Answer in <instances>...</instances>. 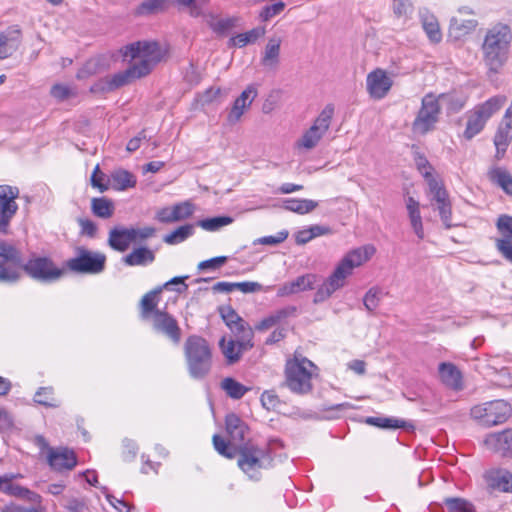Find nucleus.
<instances>
[{"label": "nucleus", "instance_id": "obj_27", "mask_svg": "<svg viewBox=\"0 0 512 512\" xmlns=\"http://www.w3.org/2000/svg\"><path fill=\"white\" fill-rule=\"evenodd\" d=\"M282 44V38L280 36H271L264 48V52L261 58V64L265 68L275 69L277 68L280 61V47Z\"/></svg>", "mask_w": 512, "mask_h": 512}, {"label": "nucleus", "instance_id": "obj_2", "mask_svg": "<svg viewBox=\"0 0 512 512\" xmlns=\"http://www.w3.org/2000/svg\"><path fill=\"white\" fill-rule=\"evenodd\" d=\"M511 38V30L505 24H496L487 31L481 48L489 76L499 73L506 64Z\"/></svg>", "mask_w": 512, "mask_h": 512}, {"label": "nucleus", "instance_id": "obj_3", "mask_svg": "<svg viewBox=\"0 0 512 512\" xmlns=\"http://www.w3.org/2000/svg\"><path fill=\"white\" fill-rule=\"evenodd\" d=\"M317 366L301 355L286 361L282 386L297 395H306L313 390L312 379L317 375Z\"/></svg>", "mask_w": 512, "mask_h": 512}, {"label": "nucleus", "instance_id": "obj_34", "mask_svg": "<svg viewBox=\"0 0 512 512\" xmlns=\"http://www.w3.org/2000/svg\"><path fill=\"white\" fill-rule=\"evenodd\" d=\"M406 208L410 219V224L415 234L419 239L424 238V230L422 225V218L420 214V205L413 197H408L406 200Z\"/></svg>", "mask_w": 512, "mask_h": 512}, {"label": "nucleus", "instance_id": "obj_6", "mask_svg": "<svg viewBox=\"0 0 512 512\" xmlns=\"http://www.w3.org/2000/svg\"><path fill=\"white\" fill-rule=\"evenodd\" d=\"M184 354L192 378L203 379L210 373L212 351L204 338L197 335L189 336L184 344Z\"/></svg>", "mask_w": 512, "mask_h": 512}, {"label": "nucleus", "instance_id": "obj_59", "mask_svg": "<svg viewBox=\"0 0 512 512\" xmlns=\"http://www.w3.org/2000/svg\"><path fill=\"white\" fill-rule=\"evenodd\" d=\"M284 8H285V3L281 2V1L277 2L275 4H272V5L265 6L261 10L259 17L262 21H268L272 17L279 15L284 10Z\"/></svg>", "mask_w": 512, "mask_h": 512}, {"label": "nucleus", "instance_id": "obj_50", "mask_svg": "<svg viewBox=\"0 0 512 512\" xmlns=\"http://www.w3.org/2000/svg\"><path fill=\"white\" fill-rule=\"evenodd\" d=\"M233 222L229 216H218L199 221L198 225L207 231H216L221 227L227 226Z\"/></svg>", "mask_w": 512, "mask_h": 512}, {"label": "nucleus", "instance_id": "obj_21", "mask_svg": "<svg viewBox=\"0 0 512 512\" xmlns=\"http://www.w3.org/2000/svg\"><path fill=\"white\" fill-rule=\"evenodd\" d=\"M477 26V21L473 18L471 12L459 10L456 15L450 19V37L460 39L470 34Z\"/></svg>", "mask_w": 512, "mask_h": 512}, {"label": "nucleus", "instance_id": "obj_44", "mask_svg": "<svg viewBox=\"0 0 512 512\" xmlns=\"http://www.w3.org/2000/svg\"><path fill=\"white\" fill-rule=\"evenodd\" d=\"M194 227L190 224H186L178 227L171 233L164 236L163 241L168 245H175L185 241L187 238L192 236Z\"/></svg>", "mask_w": 512, "mask_h": 512}, {"label": "nucleus", "instance_id": "obj_19", "mask_svg": "<svg viewBox=\"0 0 512 512\" xmlns=\"http://www.w3.org/2000/svg\"><path fill=\"white\" fill-rule=\"evenodd\" d=\"M47 460L55 471L72 470L77 464L75 453L64 447L48 448Z\"/></svg>", "mask_w": 512, "mask_h": 512}, {"label": "nucleus", "instance_id": "obj_22", "mask_svg": "<svg viewBox=\"0 0 512 512\" xmlns=\"http://www.w3.org/2000/svg\"><path fill=\"white\" fill-rule=\"evenodd\" d=\"M257 96V89L254 85H249L240 96L234 101L233 106L227 116L229 123L238 122L245 110L250 107Z\"/></svg>", "mask_w": 512, "mask_h": 512}, {"label": "nucleus", "instance_id": "obj_47", "mask_svg": "<svg viewBox=\"0 0 512 512\" xmlns=\"http://www.w3.org/2000/svg\"><path fill=\"white\" fill-rule=\"evenodd\" d=\"M383 291L378 287L370 288L363 297V304L369 313H374L383 298Z\"/></svg>", "mask_w": 512, "mask_h": 512}, {"label": "nucleus", "instance_id": "obj_39", "mask_svg": "<svg viewBox=\"0 0 512 512\" xmlns=\"http://www.w3.org/2000/svg\"><path fill=\"white\" fill-rule=\"evenodd\" d=\"M92 213L103 219H108L114 214V203L106 197H95L91 200Z\"/></svg>", "mask_w": 512, "mask_h": 512}, {"label": "nucleus", "instance_id": "obj_61", "mask_svg": "<svg viewBox=\"0 0 512 512\" xmlns=\"http://www.w3.org/2000/svg\"><path fill=\"white\" fill-rule=\"evenodd\" d=\"M222 96V90L220 88H209L198 98L199 103L202 106L212 104L216 102Z\"/></svg>", "mask_w": 512, "mask_h": 512}, {"label": "nucleus", "instance_id": "obj_55", "mask_svg": "<svg viewBox=\"0 0 512 512\" xmlns=\"http://www.w3.org/2000/svg\"><path fill=\"white\" fill-rule=\"evenodd\" d=\"M219 314L228 328L243 319L230 305L219 307Z\"/></svg>", "mask_w": 512, "mask_h": 512}, {"label": "nucleus", "instance_id": "obj_40", "mask_svg": "<svg viewBox=\"0 0 512 512\" xmlns=\"http://www.w3.org/2000/svg\"><path fill=\"white\" fill-rule=\"evenodd\" d=\"M486 122L487 121L475 110V108H473L468 115L464 137L468 140L472 139L483 130Z\"/></svg>", "mask_w": 512, "mask_h": 512}, {"label": "nucleus", "instance_id": "obj_33", "mask_svg": "<svg viewBox=\"0 0 512 512\" xmlns=\"http://www.w3.org/2000/svg\"><path fill=\"white\" fill-rule=\"evenodd\" d=\"M507 102V97L502 94L495 95L485 102L476 105L475 110L488 121L496 112H498Z\"/></svg>", "mask_w": 512, "mask_h": 512}, {"label": "nucleus", "instance_id": "obj_13", "mask_svg": "<svg viewBox=\"0 0 512 512\" xmlns=\"http://www.w3.org/2000/svg\"><path fill=\"white\" fill-rule=\"evenodd\" d=\"M440 107L433 95H426L422 99V106L412 123V131L416 135H424L434 129L438 121Z\"/></svg>", "mask_w": 512, "mask_h": 512}, {"label": "nucleus", "instance_id": "obj_37", "mask_svg": "<svg viewBox=\"0 0 512 512\" xmlns=\"http://www.w3.org/2000/svg\"><path fill=\"white\" fill-rule=\"evenodd\" d=\"M489 179L501 187L504 192L512 196V176L505 169L501 167H494L488 172Z\"/></svg>", "mask_w": 512, "mask_h": 512}, {"label": "nucleus", "instance_id": "obj_45", "mask_svg": "<svg viewBox=\"0 0 512 512\" xmlns=\"http://www.w3.org/2000/svg\"><path fill=\"white\" fill-rule=\"evenodd\" d=\"M221 387L226 392V394L233 399L242 398L249 390V388L230 377L225 378L222 381Z\"/></svg>", "mask_w": 512, "mask_h": 512}, {"label": "nucleus", "instance_id": "obj_10", "mask_svg": "<svg viewBox=\"0 0 512 512\" xmlns=\"http://www.w3.org/2000/svg\"><path fill=\"white\" fill-rule=\"evenodd\" d=\"M106 256L100 252H94L84 247L76 249V255L66 262L67 268L77 274L95 275L104 271Z\"/></svg>", "mask_w": 512, "mask_h": 512}, {"label": "nucleus", "instance_id": "obj_63", "mask_svg": "<svg viewBox=\"0 0 512 512\" xmlns=\"http://www.w3.org/2000/svg\"><path fill=\"white\" fill-rule=\"evenodd\" d=\"M297 307L294 305H288L286 307H283L281 309H278L274 312H272L277 324L282 323L286 319L290 317H295L297 315Z\"/></svg>", "mask_w": 512, "mask_h": 512}, {"label": "nucleus", "instance_id": "obj_57", "mask_svg": "<svg viewBox=\"0 0 512 512\" xmlns=\"http://www.w3.org/2000/svg\"><path fill=\"white\" fill-rule=\"evenodd\" d=\"M270 287L265 288L259 282L254 281H244V282H236V290L241 291L242 293H256V292H267Z\"/></svg>", "mask_w": 512, "mask_h": 512}, {"label": "nucleus", "instance_id": "obj_24", "mask_svg": "<svg viewBox=\"0 0 512 512\" xmlns=\"http://www.w3.org/2000/svg\"><path fill=\"white\" fill-rule=\"evenodd\" d=\"M21 42V30L18 26H10L0 32V59H6L18 49Z\"/></svg>", "mask_w": 512, "mask_h": 512}, {"label": "nucleus", "instance_id": "obj_36", "mask_svg": "<svg viewBox=\"0 0 512 512\" xmlns=\"http://www.w3.org/2000/svg\"><path fill=\"white\" fill-rule=\"evenodd\" d=\"M108 182L109 186L116 190H125L136 185V178L129 171L118 169L111 173Z\"/></svg>", "mask_w": 512, "mask_h": 512}, {"label": "nucleus", "instance_id": "obj_31", "mask_svg": "<svg viewBox=\"0 0 512 512\" xmlns=\"http://www.w3.org/2000/svg\"><path fill=\"white\" fill-rule=\"evenodd\" d=\"M422 27L431 42L438 43L442 39V33L437 18L427 9L419 11Z\"/></svg>", "mask_w": 512, "mask_h": 512}, {"label": "nucleus", "instance_id": "obj_32", "mask_svg": "<svg viewBox=\"0 0 512 512\" xmlns=\"http://www.w3.org/2000/svg\"><path fill=\"white\" fill-rule=\"evenodd\" d=\"M282 208L300 215L308 214L318 207V202L312 199L288 198L282 201Z\"/></svg>", "mask_w": 512, "mask_h": 512}, {"label": "nucleus", "instance_id": "obj_17", "mask_svg": "<svg viewBox=\"0 0 512 512\" xmlns=\"http://www.w3.org/2000/svg\"><path fill=\"white\" fill-rule=\"evenodd\" d=\"M193 212V204L189 201H184L171 207L158 209L155 214V219L160 223H174L189 218Z\"/></svg>", "mask_w": 512, "mask_h": 512}, {"label": "nucleus", "instance_id": "obj_48", "mask_svg": "<svg viewBox=\"0 0 512 512\" xmlns=\"http://www.w3.org/2000/svg\"><path fill=\"white\" fill-rule=\"evenodd\" d=\"M393 14L398 19L408 20L414 12V5L410 0H393Z\"/></svg>", "mask_w": 512, "mask_h": 512}, {"label": "nucleus", "instance_id": "obj_12", "mask_svg": "<svg viewBox=\"0 0 512 512\" xmlns=\"http://www.w3.org/2000/svg\"><path fill=\"white\" fill-rule=\"evenodd\" d=\"M20 251L11 243L0 240V282L14 283L21 277Z\"/></svg>", "mask_w": 512, "mask_h": 512}, {"label": "nucleus", "instance_id": "obj_5", "mask_svg": "<svg viewBox=\"0 0 512 512\" xmlns=\"http://www.w3.org/2000/svg\"><path fill=\"white\" fill-rule=\"evenodd\" d=\"M237 465L250 479L258 481L261 470L271 467L273 457L267 446H258L247 442L241 444L236 452Z\"/></svg>", "mask_w": 512, "mask_h": 512}, {"label": "nucleus", "instance_id": "obj_60", "mask_svg": "<svg viewBox=\"0 0 512 512\" xmlns=\"http://www.w3.org/2000/svg\"><path fill=\"white\" fill-rule=\"evenodd\" d=\"M132 238L134 242H141L146 239L153 237L156 233V229L151 226H146L142 228H130Z\"/></svg>", "mask_w": 512, "mask_h": 512}, {"label": "nucleus", "instance_id": "obj_30", "mask_svg": "<svg viewBox=\"0 0 512 512\" xmlns=\"http://www.w3.org/2000/svg\"><path fill=\"white\" fill-rule=\"evenodd\" d=\"M155 252L145 246L134 248L129 254L123 257L127 266H146L155 261Z\"/></svg>", "mask_w": 512, "mask_h": 512}, {"label": "nucleus", "instance_id": "obj_4", "mask_svg": "<svg viewBox=\"0 0 512 512\" xmlns=\"http://www.w3.org/2000/svg\"><path fill=\"white\" fill-rule=\"evenodd\" d=\"M124 57L130 58L127 68L133 80L148 75L153 66L161 60L162 52L156 42H136L125 47Z\"/></svg>", "mask_w": 512, "mask_h": 512}, {"label": "nucleus", "instance_id": "obj_9", "mask_svg": "<svg viewBox=\"0 0 512 512\" xmlns=\"http://www.w3.org/2000/svg\"><path fill=\"white\" fill-rule=\"evenodd\" d=\"M41 283H53L61 279L65 270L59 268L52 259L43 256H32L27 262H22L21 272Z\"/></svg>", "mask_w": 512, "mask_h": 512}, {"label": "nucleus", "instance_id": "obj_43", "mask_svg": "<svg viewBox=\"0 0 512 512\" xmlns=\"http://www.w3.org/2000/svg\"><path fill=\"white\" fill-rule=\"evenodd\" d=\"M365 422L383 429H398L407 426L406 421L395 417H367Z\"/></svg>", "mask_w": 512, "mask_h": 512}, {"label": "nucleus", "instance_id": "obj_25", "mask_svg": "<svg viewBox=\"0 0 512 512\" xmlns=\"http://www.w3.org/2000/svg\"><path fill=\"white\" fill-rule=\"evenodd\" d=\"M226 432L233 444H240L244 441L248 432V426L235 413H230L225 418Z\"/></svg>", "mask_w": 512, "mask_h": 512}, {"label": "nucleus", "instance_id": "obj_11", "mask_svg": "<svg viewBox=\"0 0 512 512\" xmlns=\"http://www.w3.org/2000/svg\"><path fill=\"white\" fill-rule=\"evenodd\" d=\"M333 115V105H326L318 117L314 120L311 127L303 133L300 139L297 140L295 144L296 147L305 151H309L315 148L322 137L329 130Z\"/></svg>", "mask_w": 512, "mask_h": 512}, {"label": "nucleus", "instance_id": "obj_18", "mask_svg": "<svg viewBox=\"0 0 512 512\" xmlns=\"http://www.w3.org/2000/svg\"><path fill=\"white\" fill-rule=\"evenodd\" d=\"M318 275L314 273H306L297 278L283 283L277 291L278 297H287L300 292L312 290L318 282Z\"/></svg>", "mask_w": 512, "mask_h": 512}, {"label": "nucleus", "instance_id": "obj_20", "mask_svg": "<svg viewBox=\"0 0 512 512\" xmlns=\"http://www.w3.org/2000/svg\"><path fill=\"white\" fill-rule=\"evenodd\" d=\"M484 479L490 489L512 494L511 471L501 468H493L485 472Z\"/></svg>", "mask_w": 512, "mask_h": 512}, {"label": "nucleus", "instance_id": "obj_62", "mask_svg": "<svg viewBox=\"0 0 512 512\" xmlns=\"http://www.w3.org/2000/svg\"><path fill=\"white\" fill-rule=\"evenodd\" d=\"M138 453V445L131 439L123 440L122 457L124 461L130 462L135 459Z\"/></svg>", "mask_w": 512, "mask_h": 512}, {"label": "nucleus", "instance_id": "obj_38", "mask_svg": "<svg viewBox=\"0 0 512 512\" xmlns=\"http://www.w3.org/2000/svg\"><path fill=\"white\" fill-rule=\"evenodd\" d=\"M162 288H157L146 293L141 299V317L144 320L151 319L154 315V312L157 311V303H158V294L161 292Z\"/></svg>", "mask_w": 512, "mask_h": 512}, {"label": "nucleus", "instance_id": "obj_42", "mask_svg": "<svg viewBox=\"0 0 512 512\" xmlns=\"http://www.w3.org/2000/svg\"><path fill=\"white\" fill-rule=\"evenodd\" d=\"M34 402L48 407V408H57L60 406V401L54 396L53 387H40L35 395Z\"/></svg>", "mask_w": 512, "mask_h": 512}, {"label": "nucleus", "instance_id": "obj_56", "mask_svg": "<svg viewBox=\"0 0 512 512\" xmlns=\"http://www.w3.org/2000/svg\"><path fill=\"white\" fill-rule=\"evenodd\" d=\"M91 185L100 192H105L109 189V182H106V175L100 171L99 165L94 168L91 175Z\"/></svg>", "mask_w": 512, "mask_h": 512}, {"label": "nucleus", "instance_id": "obj_28", "mask_svg": "<svg viewBox=\"0 0 512 512\" xmlns=\"http://www.w3.org/2000/svg\"><path fill=\"white\" fill-rule=\"evenodd\" d=\"M219 347L228 364H234L240 360L242 354L251 348L242 347V342L225 336L219 341Z\"/></svg>", "mask_w": 512, "mask_h": 512}, {"label": "nucleus", "instance_id": "obj_23", "mask_svg": "<svg viewBox=\"0 0 512 512\" xmlns=\"http://www.w3.org/2000/svg\"><path fill=\"white\" fill-rule=\"evenodd\" d=\"M484 443L489 449L503 456L512 454V428L489 434Z\"/></svg>", "mask_w": 512, "mask_h": 512}, {"label": "nucleus", "instance_id": "obj_16", "mask_svg": "<svg viewBox=\"0 0 512 512\" xmlns=\"http://www.w3.org/2000/svg\"><path fill=\"white\" fill-rule=\"evenodd\" d=\"M153 328L166 335L172 342L178 344L181 340V329L176 319L165 311L157 310L150 319Z\"/></svg>", "mask_w": 512, "mask_h": 512}, {"label": "nucleus", "instance_id": "obj_35", "mask_svg": "<svg viewBox=\"0 0 512 512\" xmlns=\"http://www.w3.org/2000/svg\"><path fill=\"white\" fill-rule=\"evenodd\" d=\"M229 329L235 336V339L242 342V347L253 348L254 331L244 319L232 325Z\"/></svg>", "mask_w": 512, "mask_h": 512}, {"label": "nucleus", "instance_id": "obj_51", "mask_svg": "<svg viewBox=\"0 0 512 512\" xmlns=\"http://www.w3.org/2000/svg\"><path fill=\"white\" fill-rule=\"evenodd\" d=\"M213 445L215 450L222 456L233 459L236 457V452L238 449L230 446L221 436L215 434L213 436Z\"/></svg>", "mask_w": 512, "mask_h": 512}, {"label": "nucleus", "instance_id": "obj_53", "mask_svg": "<svg viewBox=\"0 0 512 512\" xmlns=\"http://www.w3.org/2000/svg\"><path fill=\"white\" fill-rule=\"evenodd\" d=\"M465 380L463 373L450 363V390L459 392L465 389Z\"/></svg>", "mask_w": 512, "mask_h": 512}, {"label": "nucleus", "instance_id": "obj_41", "mask_svg": "<svg viewBox=\"0 0 512 512\" xmlns=\"http://www.w3.org/2000/svg\"><path fill=\"white\" fill-rule=\"evenodd\" d=\"M235 21L234 18H219L214 15H209L206 18L208 26L220 36L226 35L235 26Z\"/></svg>", "mask_w": 512, "mask_h": 512}, {"label": "nucleus", "instance_id": "obj_14", "mask_svg": "<svg viewBox=\"0 0 512 512\" xmlns=\"http://www.w3.org/2000/svg\"><path fill=\"white\" fill-rule=\"evenodd\" d=\"M19 189L15 186L0 185V233L7 234L11 220L18 211L16 199Z\"/></svg>", "mask_w": 512, "mask_h": 512}, {"label": "nucleus", "instance_id": "obj_58", "mask_svg": "<svg viewBox=\"0 0 512 512\" xmlns=\"http://www.w3.org/2000/svg\"><path fill=\"white\" fill-rule=\"evenodd\" d=\"M450 512H475V508L463 498L450 497Z\"/></svg>", "mask_w": 512, "mask_h": 512}, {"label": "nucleus", "instance_id": "obj_8", "mask_svg": "<svg viewBox=\"0 0 512 512\" xmlns=\"http://www.w3.org/2000/svg\"><path fill=\"white\" fill-rule=\"evenodd\" d=\"M471 417L484 427L505 423L512 415L511 405L504 400H493L471 408Z\"/></svg>", "mask_w": 512, "mask_h": 512}, {"label": "nucleus", "instance_id": "obj_49", "mask_svg": "<svg viewBox=\"0 0 512 512\" xmlns=\"http://www.w3.org/2000/svg\"><path fill=\"white\" fill-rule=\"evenodd\" d=\"M133 79L130 77L129 72L126 70L115 73L113 75L107 76L105 78V84L106 88L108 90H115L117 88H120L124 85L129 84L132 82Z\"/></svg>", "mask_w": 512, "mask_h": 512}, {"label": "nucleus", "instance_id": "obj_46", "mask_svg": "<svg viewBox=\"0 0 512 512\" xmlns=\"http://www.w3.org/2000/svg\"><path fill=\"white\" fill-rule=\"evenodd\" d=\"M264 34H265V28L256 27V28L251 29L250 31L236 35L232 39V41L234 42V45H236L238 47H244L249 43L256 42Z\"/></svg>", "mask_w": 512, "mask_h": 512}, {"label": "nucleus", "instance_id": "obj_26", "mask_svg": "<svg viewBox=\"0 0 512 512\" xmlns=\"http://www.w3.org/2000/svg\"><path fill=\"white\" fill-rule=\"evenodd\" d=\"M512 140V121L511 119L504 120L500 123L497 132L494 136V145L496 147L495 157L500 160L504 157L506 149Z\"/></svg>", "mask_w": 512, "mask_h": 512}, {"label": "nucleus", "instance_id": "obj_1", "mask_svg": "<svg viewBox=\"0 0 512 512\" xmlns=\"http://www.w3.org/2000/svg\"><path fill=\"white\" fill-rule=\"evenodd\" d=\"M375 253L372 245L359 247L348 252L335 267L332 274L318 286L313 296L314 304L327 301L334 292L343 288L346 279L352 275L353 270L367 262Z\"/></svg>", "mask_w": 512, "mask_h": 512}, {"label": "nucleus", "instance_id": "obj_15", "mask_svg": "<svg viewBox=\"0 0 512 512\" xmlns=\"http://www.w3.org/2000/svg\"><path fill=\"white\" fill-rule=\"evenodd\" d=\"M393 85L391 77L381 68L371 71L367 75L366 87L369 95L373 99L380 100L384 98Z\"/></svg>", "mask_w": 512, "mask_h": 512}, {"label": "nucleus", "instance_id": "obj_7", "mask_svg": "<svg viewBox=\"0 0 512 512\" xmlns=\"http://www.w3.org/2000/svg\"><path fill=\"white\" fill-rule=\"evenodd\" d=\"M413 156L417 170L427 182L428 196L430 198L431 205L439 210L444 225L448 227L447 216L445 215L447 192L444 182L434 176V169L423 154L416 150L414 151Z\"/></svg>", "mask_w": 512, "mask_h": 512}, {"label": "nucleus", "instance_id": "obj_52", "mask_svg": "<svg viewBox=\"0 0 512 512\" xmlns=\"http://www.w3.org/2000/svg\"><path fill=\"white\" fill-rule=\"evenodd\" d=\"M499 233L502 235L500 240L512 241V216L501 215L496 223Z\"/></svg>", "mask_w": 512, "mask_h": 512}, {"label": "nucleus", "instance_id": "obj_54", "mask_svg": "<svg viewBox=\"0 0 512 512\" xmlns=\"http://www.w3.org/2000/svg\"><path fill=\"white\" fill-rule=\"evenodd\" d=\"M210 0H176L181 7L187 8L190 16L199 17L202 14L201 5L207 4Z\"/></svg>", "mask_w": 512, "mask_h": 512}, {"label": "nucleus", "instance_id": "obj_29", "mask_svg": "<svg viewBox=\"0 0 512 512\" xmlns=\"http://www.w3.org/2000/svg\"><path fill=\"white\" fill-rule=\"evenodd\" d=\"M134 243L130 228L115 227L109 231L108 244L119 252L126 251Z\"/></svg>", "mask_w": 512, "mask_h": 512}, {"label": "nucleus", "instance_id": "obj_64", "mask_svg": "<svg viewBox=\"0 0 512 512\" xmlns=\"http://www.w3.org/2000/svg\"><path fill=\"white\" fill-rule=\"evenodd\" d=\"M0 512H46L45 508H26L16 503H8L0 507Z\"/></svg>", "mask_w": 512, "mask_h": 512}]
</instances>
